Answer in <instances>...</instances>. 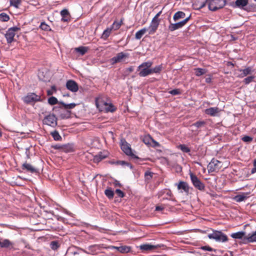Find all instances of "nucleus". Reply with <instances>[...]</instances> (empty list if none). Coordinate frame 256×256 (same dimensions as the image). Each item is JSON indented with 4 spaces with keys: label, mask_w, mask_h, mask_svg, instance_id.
I'll return each instance as SVG.
<instances>
[{
    "label": "nucleus",
    "mask_w": 256,
    "mask_h": 256,
    "mask_svg": "<svg viewBox=\"0 0 256 256\" xmlns=\"http://www.w3.org/2000/svg\"><path fill=\"white\" fill-rule=\"evenodd\" d=\"M96 107L101 112H113L115 110L116 108L114 106L108 102H106L100 98L96 99Z\"/></svg>",
    "instance_id": "f257e3e1"
},
{
    "label": "nucleus",
    "mask_w": 256,
    "mask_h": 256,
    "mask_svg": "<svg viewBox=\"0 0 256 256\" xmlns=\"http://www.w3.org/2000/svg\"><path fill=\"white\" fill-rule=\"evenodd\" d=\"M152 64V62L150 61L144 62L142 63L138 67V70H140L139 75L140 76H146L149 74H150L151 72V66Z\"/></svg>",
    "instance_id": "f03ea898"
},
{
    "label": "nucleus",
    "mask_w": 256,
    "mask_h": 256,
    "mask_svg": "<svg viewBox=\"0 0 256 256\" xmlns=\"http://www.w3.org/2000/svg\"><path fill=\"white\" fill-rule=\"evenodd\" d=\"M208 238L218 242H226L228 240L227 236L220 231H214L212 233L208 234Z\"/></svg>",
    "instance_id": "7ed1b4c3"
},
{
    "label": "nucleus",
    "mask_w": 256,
    "mask_h": 256,
    "mask_svg": "<svg viewBox=\"0 0 256 256\" xmlns=\"http://www.w3.org/2000/svg\"><path fill=\"white\" fill-rule=\"evenodd\" d=\"M225 4V0H210L208 4V8L210 10L215 11L223 8Z\"/></svg>",
    "instance_id": "20e7f679"
},
{
    "label": "nucleus",
    "mask_w": 256,
    "mask_h": 256,
    "mask_svg": "<svg viewBox=\"0 0 256 256\" xmlns=\"http://www.w3.org/2000/svg\"><path fill=\"white\" fill-rule=\"evenodd\" d=\"M20 28L16 26L8 29L5 34V38L8 44H10L14 40V37L16 34V32H18Z\"/></svg>",
    "instance_id": "39448f33"
},
{
    "label": "nucleus",
    "mask_w": 256,
    "mask_h": 256,
    "mask_svg": "<svg viewBox=\"0 0 256 256\" xmlns=\"http://www.w3.org/2000/svg\"><path fill=\"white\" fill-rule=\"evenodd\" d=\"M222 166L221 162L213 158L208 166L209 172H214L218 171Z\"/></svg>",
    "instance_id": "423d86ee"
},
{
    "label": "nucleus",
    "mask_w": 256,
    "mask_h": 256,
    "mask_svg": "<svg viewBox=\"0 0 256 256\" xmlns=\"http://www.w3.org/2000/svg\"><path fill=\"white\" fill-rule=\"evenodd\" d=\"M128 58V54L124 52H119L111 59V62L112 64L120 62H126Z\"/></svg>",
    "instance_id": "0eeeda50"
},
{
    "label": "nucleus",
    "mask_w": 256,
    "mask_h": 256,
    "mask_svg": "<svg viewBox=\"0 0 256 256\" xmlns=\"http://www.w3.org/2000/svg\"><path fill=\"white\" fill-rule=\"evenodd\" d=\"M190 16H188L182 20L175 24H170L168 26V30L171 31H174L176 30L182 28L184 26L190 19Z\"/></svg>",
    "instance_id": "6e6552de"
},
{
    "label": "nucleus",
    "mask_w": 256,
    "mask_h": 256,
    "mask_svg": "<svg viewBox=\"0 0 256 256\" xmlns=\"http://www.w3.org/2000/svg\"><path fill=\"white\" fill-rule=\"evenodd\" d=\"M191 181L195 188L199 190H204V185L198 178L192 172L190 174Z\"/></svg>",
    "instance_id": "1a4fd4ad"
},
{
    "label": "nucleus",
    "mask_w": 256,
    "mask_h": 256,
    "mask_svg": "<svg viewBox=\"0 0 256 256\" xmlns=\"http://www.w3.org/2000/svg\"><path fill=\"white\" fill-rule=\"evenodd\" d=\"M121 148L122 150L128 156L135 157L132 152L130 146L125 140L121 141Z\"/></svg>",
    "instance_id": "9d476101"
},
{
    "label": "nucleus",
    "mask_w": 256,
    "mask_h": 256,
    "mask_svg": "<svg viewBox=\"0 0 256 256\" xmlns=\"http://www.w3.org/2000/svg\"><path fill=\"white\" fill-rule=\"evenodd\" d=\"M43 122L48 126H54L57 124V119L54 115L49 114L44 118Z\"/></svg>",
    "instance_id": "9b49d317"
},
{
    "label": "nucleus",
    "mask_w": 256,
    "mask_h": 256,
    "mask_svg": "<svg viewBox=\"0 0 256 256\" xmlns=\"http://www.w3.org/2000/svg\"><path fill=\"white\" fill-rule=\"evenodd\" d=\"M142 140L146 144L150 146L157 147L160 146L159 144L155 141L150 135L144 136Z\"/></svg>",
    "instance_id": "f8f14e48"
},
{
    "label": "nucleus",
    "mask_w": 256,
    "mask_h": 256,
    "mask_svg": "<svg viewBox=\"0 0 256 256\" xmlns=\"http://www.w3.org/2000/svg\"><path fill=\"white\" fill-rule=\"evenodd\" d=\"M40 96H37L34 93H30L26 96L24 100L26 103H30L32 102H37L40 100Z\"/></svg>",
    "instance_id": "ddd939ff"
},
{
    "label": "nucleus",
    "mask_w": 256,
    "mask_h": 256,
    "mask_svg": "<svg viewBox=\"0 0 256 256\" xmlns=\"http://www.w3.org/2000/svg\"><path fill=\"white\" fill-rule=\"evenodd\" d=\"M66 86L68 90L72 92H76L78 90V84L72 80H68L66 82Z\"/></svg>",
    "instance_id": "4468645a"
},
{
    "label": "nucleus",
    "mask_w": 256,
    "mask_h": 256,
    "mask_svg": "<svg viewBox=\"0 0 256 256\" xmlns=\"http://www.w3.org/2000/svg\"><path fill=\"white\" fill-rule=\"evenodd\" d=\"M160 20H152L149 26V34H154L157 30L159 25Z\"/></svg>",
    "instance_id": "2eb2a0df"
},
{
    "label": "nucleus",
    "mask_w": 256,
    "mask_h": 256,
    "mask_svg": "<svg viewBox=\"0 0 256 256\" xmlns=\"http://www.w3.org/2000/svg\"><path fill=\"white\" fill-rule=\"evenodd\" d=\"M100 245H92L88 248V252L84 250V252L90 254H95L98 252L100 250Z\"/></svg>",
    "instance_id": "dca6fc26"
},
{
    "label": "nucleus",
    "mask_w": 256,
    "mask_h": 256,
    "mask_svg": "<svg viewBox=\"0 0 256 256\" xmlns=\"http://www.w3.org/2000/svg\"><path fill=\"white\" fill-rule=\"evenodd\" d=\"M208 0H194L193 7L196 10H200L204 7Z\"/></svg>",
    "instance_id": "f3484780"
},
{
    "label": "nucleus",
    "mask_w": 256,
    "mask_h": 256,
    "mask_svg": "<svg viewBox=\"0 0 256 256\" xmlns=\"http://www.w3.org/2000/svg\"><path fill=\"white\" fill-rule=\"evenodd\" d=\"M256 242V230L252 234H246L244 238V242Z\"/></svg>",
    "instance_id": "a211bd4d"
},
{
    "label": "nucleus",
    "mask_w": 256,
    "mask_h": 256,
    "mask_svg": "<svg viewBox=\"0 0 256 256\" xmlns=\"http://www.w3.org/2000/svg\"><path fill=\"white\" fill-rule=\"evenodd\" d=\"M220 110L218 108H210L205 110V113L207 114L210 115V116H217L220 112Z\"/></svg>",
    "instance_id": "6ab92c4d"
},
{
    "label": "nucleus",
    "mask_w": 256,
    "mask_h": 256,
    "mask_svg": "<svg viewBox=\"0 0 256 256\" xmlns=\"http://www.w3.org/2000/svg\"><path fill=\"white\" fill-rule=\"evenodd\" d=\"M157 248H158V246L150 244H144L140 246V249L144 251L152 250H156Z\"/></svg>",
    "instance_id": "aec40b11"
},
{
    "label": "nucleus",
    "mask_w": 256,
    "mask_h": 256,
    "mask_svg": "<svg viewBox=\"0 0 256 256\" xmlns=\"http://www.w3.org/2000/svg\"><path fill=\"white\" fill-rule=\"evenodd\" d=\"M253 70L252 68L248 67L244 70H240V74L238 76L240 78H244L248 74H250L253 72Z\"/></svg>",
    "instance_id": "412c9836"
},
{
    "label": "nucleus",
    "mask_w": 256,
    "mask_h": 256,
    "mask_svg": "<svg viewBox=\"0 0 256 256\" xmlns=\"http://www.w3.org/2000/svg\"><path fill=\"white\" fill-rule=\"evenodd\" d=\"M248 0H236L233 4V6L242 8L248 4Z\"/></svg>",
    "instance_id": "4be33fe9"
},
{
    "label": "nucleus",
    "mask_w": 256,
    "mask_h": 256,
    "mask_svg": "<svg viewBox=\"0 0 256 256\" xmlns=\"http://www.w3.org/2000/svg\"><path fill=\"white\" fill-rule=\"evenodd\" d=\"M231 237L235 239H242L244 242V238L246 236V234L244 232H238L235 233H232L230 235Z\"/></svg>",
    "instance_id": "5701e85b"
},
{
    "label": "nucleus",
    "mask_w": 256,
    "mask_h": 256,
    "mask_svg": "<svg viewBox=\"0 0 256 256\" xmlns=\"http://www.w3.org/2000/svg\"><path fill=\"white\" fill-rule=\"evenodd\" d=\"M186 14L182 11H178L174 14L173 16V19L175 22L178 21L182 18H186Z\"/></svg>",
    "instance_id": "b1692460"
},
{
    "label": "nucleus",
    "mask_w": 256,
    "mask_h": 256,
    "mask_svg": "<svg viewBox=\"0 0 256 256\" xmlns=\"http://www.w3.org/2000/svg\"><path fill=\"white\" fill-rule=\"evenodd\" d=\"M178 190H182L186 192H188L189 186L188 184L184 182H180L178 184Z\"/></svg>",
    "instance_id": "393cba45"
},
{
    "label": "nucleus",
    "mask_w": 256,
    "mask_h": 256,
    "mask_svg": "<svg viewBox=\"0 0 256 256\" xmlns=\"http://www.w3.org/2000/svg\"><path fill=\"white\" fill-rule=\"evenodd\" d=\"M22 170H26L28 172L33 173L36 172V169L30 164L24 163L22 164Z\"/></svg>",
    "instance_id": "a878e982"
},
{
    "label": "nucleus",
    "mask_w": 256,
    "mask_h": 256,
    "mask_svg": "<svg viewBox=\"0 0 256 256\" xmlns=\"http://www.w3.org/2000/svg\"><path fill=\"white\" fill-rule=\"evenodd\" d=\"M60 14L62 17V21L68 22L70 20V14L67 10H62L60 12Z\"/></svg>",
    "instance_id": "bb28decb"
},
{
    "label": "nucleus",
    "mask_w": 256,
    "mask_h": 256,
    "mask_svg": "<svg viewBox=\"0 0 256 256\" xmlns=\"http://www.w3.org/2000/svg\"><path fill=\"white\" fill-rule=\"evenodd\" d=\"M88 48L86 46H80L74 48V52L79 53L80 55L84 54L88 50Z\"/></svg>",
    "instance_id": "cd10ccee"
},
{
    "label": "nucleus",
    "mask_w": 256,
    "mask_h": 256,
    "mask_svg": "<svg viewBox=\"0 0 256 256\" xmlns=\"http://www.w3.org/2000/svg\"><path fill=\"white\" fill-rule=\"evenodd\" d=\"M12 244L11 242H10L8 240L5 239L2 241L0 240V248H9L10 246H12Z\"/></svg>",
    "instance_id": "c85d7f7f"
},
{
    "label": "nucleus",
    "mask_w": 256,
    "mask_h": 256,
    "mask_svg": "<svg viewBox=\"0 0 256 256\" xmlns=\"http://www.w3.org/2000/svg\"><path fill=\"white\" fill-rule=\"evenodd\" d=\"M147 30L148 29L146 28H144L137 32L135 35L136 38L137 40L140 39Z\"/></svg>",
    "instance_id": "c756f323"
},
{
    "label": "nucleus",
    "mask_w": 256,
    "mask_h": 256,
    "mask_svg": "<svg viewBox=\"0 0 256 256\" xmlns=\"http://www.w3.org/2000/svg\"><path fill=\"white\" fill-rule=\"evenodd\" d=\"M194 71L195 74L198 76H200L202 75L205 74L207 72L206 69L201 68H194Z\"/></svg>",
    "instance_id": "7c9ffc66"
},
{
    "label": "nucleus",
    "mask_w": 256,
    "mask_h": 256,
    "mask_svg": "<svg viewBox=\"0 0 256 256\" xmlns=\"http://www.w3.org/2000/svg\"><path fill=\"white\" fill-rule=\"evenodd\" d=\"M122 253H127L130 251V248L127 246H122L120 247H114Z\"/></svg>",
    "instance_id": "2f4dec72"
},
{
    "label": "nucleus",
    "mask_w": 256,
    "mask_h": 256,
    "mask_svg": "<svg viewBox=\"0 0 256 256\" xmlns=\"http://www.w3.org/2000/svg\"><path fill=\"white\" fill-rule=\"evenodd\" d=\"M112 30L111 28H108L104 30L102 34V38L104 40L106 39L109 36Z\"/></svg>",
    "instance_id": "473e14b6"
},
{
    "label": "nucleus",
    "mask_w": 256,
    "mask_h": 256,
    "mask_svg": "<svg viewBox=\"0 0 256 256\" xmlns=\"http://www.w3.org/2000/svg\"><path fill=\"white\" fill-rule=\"evenodd\" d=\"M247 196L244 194H240L234 196V199L236 202H241L244 200L246 198Z\"/></svg>",
    "instance_id": "72a5a7b5"
},
{
    "label": "nucleus",
    "mask_w": 256,
    "mask_h": 256,
    "mask_svg": "<svg viewBox=\"0 0 256 256\" xmlns=\"http://www.w3.org/2000/svg\"><path fill=\"white\" fill-rule=\"evenodd\" d=\"M122 20L120 22H114L110 28H112V30H117L120 28V26L122 25Z\"/></svg>",
    "instance_id": "f704fd0d"
},
{
    "label": "nucleus",
    "mask_w": 256,
    "mask_h": 256,
    "mask_svg": "<svg viewBox=\"0 0 256 256\" xmlns=\"http://www.w3.org/2000/svg\"><path fill=\"white\" fill-rule=\"evenodd\" d=\"M162 70V65L157 66L154 68H151L150 74H152L153 73H160V72Z\"/></svg>",
    "instance_id": "c9c22d12"
},
{
    "label": "nucleus",
    "mask_w": 256,
    "mask_h": 256,
    "mask_svg": "<svg viewBox=\"0 0 256 256\" xmlns=\"http://www.w3.org/2000/svg\"><path fill=\"white\" fill-rule=\"evenodd\" d=\"M10 20L9 16L5 14V13H2L0 14V21L4 22H8Z\"/></svg>",
    "instance_id": "e433bc0d"
},
{
    "label": "nucleus",
    "mask_w": 256,
    "mask_h": 256,
    "mask_svg": "<svg viewBox=\"0 0 256 256\" xmlns=\"http://www.w3.org/2000/svg\"><path fill=\"white\" fill-rule=\"evenodd\" d=\"M10 6L18 8L21 3L20 0H10Z\"/></svg>",
    "instance_id": "4c0bfd02"
},
{
    "label": "nucleus",
    "mask_w": 256,
    "mask_h": 256,
    "mask_svg": "<svg viewBox=\"0 0 256 256\" xmlns=\"http://www.w3.org/2000/svg\"><path fill=\"white\" fill-rule=\"evenodd\" d=\"M40 28L42 30L46 31L51 30L50 26L44 22L41 23Z\"/></svg>",
    "instance_id": "58836bf2"
},
{
    "label": "nucleus",
    "mask_w": 256,
    "mask_h": 256,
    "mask_svg": "<svg viewBox=\"0 0 256 256\" xmlns=\"http://www.w3.org/2000/svg\"><path fill=\"white\" fill-rule=\"evenodd\" d=\"M52 135L53 138H54V140H59L62 138L60 136L58 132L56 131L52 132Z\"/></svg>",
    "instance_id": "ea45409f"
},
{
    "label": "nucleus",
    "mask_w": 256,
    "mask_h": 256,
    "mask_svg": "<svg viewBox=\"0 0 256 256\" xmlns=\"http://www.w3.org/2000/svg\"><path fill=\"white\" fill-rule=\"evenodd\" d=\"M105 194L109 198H112L114 196V192L110 189H107L105 190Z\"/></svg>",
    "instance_id": "a19ab883"
},
{
    "label": "nucleus",
    "mask_w": 256,
    "mask_h": 256,
    "mask_svg": "<svg viewBox=\"0 0 256 256\" xmlns=\"http://www.w3.org/2000/svg\"><path fill=\"white\" fill-rule=\"evenodd\" d=\"M178 148L184 152H188L190 151L189 148L184 144H180Z\"/></svg>",
    "instance_id": "79ce46f5"
},
{
    "label": "nucleus",
    "mask_w": 256,
    "mask_h": 256,
    "mask_svg": "<svg viewBox=\"0 0 256 256\" xmlns=\"http://www.w3.org/2000/svg\"><path fill=\"white\" fill-rule=\"evenodd\" d=\"M48 103L52 105L55 104L58 102V100L54 96H52L48 98Z\"/></svg>",
    "instance_id": "37998d69"
},
{
    "label": "nucleus",
    "mask_w": 256,
    "mask_h": 256,
    "mask_svg": "<svg viewBox=\"0 0 256 256\" xmlns=\"http://www.w3.org/2000/svg\"><path fill=\"white\" fill-rule=\"evenodd\" d=\"M205 124V122L204 121H199L197 122L196 123L192 124V126H194L197 128H200L203 126Z\"/></svg>",
    "instance_id": "c03bdc74"
},
{
    "label": "nucleus",
    "mask_w": 256,
    "mask_h": 256,
    "mask_svg": "<svg viewBox=\"0 0 256 256\" xmlns=\"http://www.w3.org/2000/svg\"><path fill=\"white\" fill-rule=\"evenodd\" d=\"M254 78V76H248L246 78H245L243 82L245 84H248L253 80Z\"/></svg>",
    "instance_id": "a18cd8bd"
},
{
    "label": "nucleus",
    "mask_w": 256,
    "mask_h": 256,
    "mask_svg": "<svg viewBox=\"0 0 256 256\" xmlns=\"http://www.w3.org/2000/svg\"><path fill=\"white\" fill-rule=\"evenodd\" d=\"M62 106L66 108L72 109L75 107L76 104L74 103H71L70 104H66L64 103H62Z\"/></svg>",
    "instance_id": "49530a36"
},
{
    "label": "nucleus",
    "mask_w": 256,
    "mask_h": 256,
    "mask_svg": "<svg viewBox=\"0 0 256 256\" xmlns=\"http://www.w3.org/2000/svg\"><path fill=\"white\" fill-rule=\"evenodd\" d=\"M106 157V155H102V153H100L98 156H96L94 160L97 161L101 160Z\"/></svg>",
    "instance_id": "de8ad7c7"
},
{
    "label": "nucleus",
    "mask_w": 256,
    "mask_h": 256,
    "mask_svg": "<svg viewBox=\"0 0 256 256\" xmlns=\"http://www.w3.org/2000/svg\"><path fill=\"white\" fill-rule=\"evenodd\" d=\"M56 88L54 86H52L51 88V90H48L47 91V94L48 96H51L52 95L54 92H56Z\"/></svg>",
    "instance_id": "09e8293b"
},
{
    "label": "nucleus",
    "mask_w": 256,
    "mask_h": 256,
    "mask_svg": "<svg viewBox=\"0 0 256 256\" xmlns=\"http://www.w3.org/2000/svg\"><path fill=\"white\" fill-rule=\"evenodd\" d=\"M242 140L244 142H250L252 140V138L246 136L242 138Z\"/></svg>",
    "instance_id": "8fccbe9b"
},
{
    "label": "nucleus",
    "mask_w": 256,
    "mask_h": 256,
    "mask_svg": "<svg viewBox=\"0 0 256 256\" xmlns=\"http://www.w3.org/2000/svg\"><path fill=\"white\" fill-rule=\"evenodd\" d=\"M51 248L52 250H56L58 248V244L56 242H52L50 244Z\"/></svg>",
    "instance_id": "3c124183"
},
{
    "label": "nucleus",
    "mask_w": 256,
    "mask_h": 256,
    "mask_svg": "<svg viewBox=\"0 0 256 256\" xmlns=\"http://www.w3.org/2000/svg\"><path fill=\"white\" fill-rule=\"evenodd\" d=\"M153 173L150 172H145V177L146 179L149 180L152 176Z\"/></svg>",
    "instance_id": "603ef678"
},
{
    "label": "nucleus",
    "mask_w": 256,
    "mask_h": 256,
    "mask_svg": "<svg viewBox=\"0 0 256 256\" xmlns=\"http://www.w3.org/2000/svg\"><path fill=\"white\" fill-rule=\"evenodd\" d=\"M116 192L120 198H122L124 196L123 192L120 190H116Z\"/></svg>",
    "instance_id": "864d4df0"
},
{
    "label": "nucleus",
    "mask_w": 256,
    "mask_h": 256,
    "mask_svg": "<svg viewBox=\"0 0 256 256\" xmlns=\"http://www.w3.org/2000/svg\"><path fill=\"white\" fill-rule=\"evenodd\" d=\"M202 249L205 250H208V251H212V248L208 246H204L202 248Z\"/></svg>",
    "instance_id": "5fc2aeb1"
},
{
    "label": "nucleus",
    "mask_w": 256,
    "mask_h": 256,
    "mask_svg": "<svg viewBox=\"0 0 256 256\" xmlns=\"http://www.w3.org/2000/svg\"><path fill=\"white\" fill-rule=\"evenodd\" d=\"M170 93L173 95H176L179 94V90H171Z\"/></svg>",
    "instance_id": "6e6d98bb"
},
{
    "label": "nucleus",
    "mask_w": 256,
    "mask_h": 256,
    "mask_svg": "<svg viewBox=\"0 0 256 256\" xmlns=\"http://www.w3.org/2000/svg\"><path fill=\"white\" fill-rule=\"evenodd\" d=\"M162 14V11H160L154 17L152 18V20H158V16L160 15V14Z\"/></svg>",
    "instance_id": "4d7b16f0"
},
{
    "label": "nucleus",
    "mask_w": 256,
    "mask_h": 256,
    "mask_svg": "<svg viewBox=\"0 0 256 256\" xmlns=\"http://www.w3.org/2000/svg\"><path fill=\"white\" fill-rule=\"evenodd\" d=\"M117 164H122V165H123L124 164H126V162L124 161H118L116 162V163Z\"/></svg>",
    "instance_id": "13d9d810"
},
{
    "label": "nucleus",
    "mask_w": 256,
    "mask_h": 256,
    "mask_svg": "<svg viewBox=\"0 0 256 256\" xmlns=\"http://www.w3.org/2000/svg\"><path fill=\"white\" fill-rule=\"evenodd\" d=\"M163 208L160 206H157L156 208V210L157 211L162 210H163Z\"/></svg>",
    "instance_id": "bf43d9fd"
},
{
    "label": "nucleus",
    "mask_w": 256,
    "mask_h": 256,
    "mask_svg": "<svg viewBox=\"0 0 256 256\" xmlns=\"http://www.w3.org/2000/svg\"><path fill=\"white\" fill-rule=\"evenodd\" d=\"M256 172V166H254V168L252 170V174H254Z\"/></svg>",
    "instance_id": "052dcab7"
},
{
    "label": "nucleus",
    "mask_w": 256,
    "mask_h": 256,
    "mask_svg": "<svg viewBox=\"0 0 256 256\" xmlns=\"http://www.w3.org/2000/svg\"><path fill=\"white\" fill-rule=\"evenodd\" d=\"M54 148L55 149H60V148H62V146H60V145H56V146H54Z\"/></svg>",
    "instance_id": "680f3d73"
},
{
    "label": "nucleus",
    "mask_w": 256,
    "mask_h": 256,
    "mask_svg": "<svg viewBox=\"0 0 256 256\" xmlns=\"http://www.w3.org/2000/svg\"><path fill=\"white\" fill-rule=\"evenodd\" d=\"M128 70L130 72H132L133 70H134V68L132 67H130L129 68H128Z\"/></svg>",
    "instance_id": "e2e57ef3"
},
{
    "label": "nucleus",
    "mask_w": 256,
    "mask_h": 256,
    "mask_svg": "<svg viewBox=\"0 0 256 256\" xmlns=\"http://www.w3.org/2000/svg\"><path fill=\"white\" fill-rule=\"evenodd\" d=\"M210 78H206V82H210Z\"/></svg>",
    "instance_id": "0e129e2a"
},
{
    "label": "nucleus",
    "mask_w": 256,
    "mask_h": 256,
    "mask_svg": "<svg viewBox=\"0 0 256 256\" xmlns=\"http://www.w3.org/2000/svg\"><path fill=\"white\" fill-rule=\"evenodd\" d=\"M254 166H256V159L254 160Z\"/></svg>",
    "instance_id": "69168bd1"
}]
</instances>
